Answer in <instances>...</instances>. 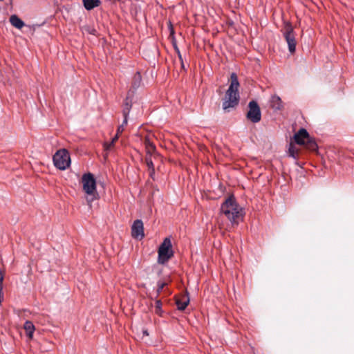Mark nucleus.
<instances>
[{"label":"nucleus","mask_w":354,"mask_h":354,"mask_svg":"<svg viewBox=\"0 0 354 354\" xmlns=\"http://www.w3.org/2000/svg\"><path fill=\"white\" fill-rule=\"evenodd\" d=\"M227 197L223 202V214L231 222L232 225H238L243 221L245 211L236 202V199L232 193H227Z\"/></svg>","instance_id":"f257e3e1"},{"label":"nucleus","mask_w":354,"mask_h":354,"mask_svg":"<svg viewBox=\"0 0 354 354\" xmlns=\"http://www.w3.org/2000/svg\"><path fill=\"white\" fill-rule=\"evenodd\" d=\"M239 82L237 75L232 73L230 76V84L225 94V99L223 102V109L230 111L231 109H236L240 101L239 92Z\"/></svg>","instance_id":"f03ea898"},{"label":"nucleus","mask_w":354,"mask_h":354,"mask_svg":"<svg viewBox=\"0 0 354 354\" xmlns=\"http://www.w3.org/2000/svg\"><path fill=\"white\" fill-rule=\"evenodd\" d=\"M174 254L171 239L166 237L158 248L157 261L159 264L164 265L174 257Z\"/></svg>","instance_id":"7ed1b4c3"},{"label":"nucleus","mask_w":354,"mask_h":354,"mask_svg":"<svg viewBox=\"0 0 354 354\" xmlns=\"http://www.w3.org/2000/svg\"><path fill=\"white\" fill-rule=\"evenodd\" d=\"M82 183L83 190L91 197V201L96 199L98 194L96 191V180L94 175L91 173L84 174L82 178Z\"/></svg>","instance_id":"20e7f679"},{"label":"nucleus","mask_w":354,"mask_h":354,"mask_svg":"<svg viewBox=\"0 0 354 354\" xmlns=\"http://www.w3.org/2000/svg\"><path fill=\"white\" fill-rule=\"evenodd\" d=\"M281 31L288 43L289 51L292 53H295L296 50L297 42L295 39L294 28L292 24L288 21H285Z\"/></svg>","instance_id":"39448f33"},{"label":"nucleus","mask_w":354,"mask_h":354,"mask_svg":"<svg viewBox=\"0 0 354 354\" xmlns=\"http://www.w3.org/2000/svg\"><path fill=\"white\" fill-rule=\"evenodd\" d=\"M53 161L56 168L60 170H65L71 164V158L68 151L66 149L58 150L54 154Z\"/></svg>","instance_id":"423d86ee"},{"label":"nucleus","mask_w":354,"mask_h":354,"mask_svg":"<svg viewBox=\"0 0 354 354\" xmlns=\"http://www.w3.org/2000/svg\"><path fill=\"white\" fill-rule=\"evenodd\" d=\"M249 110L246 114V118L252 123H257L261 120V113L258 103L252 100L248 104Z\"/></svg>","instance_id":"0eeeda50"},{"label":"nucleus","mask_w":354,"mask_h":354,"mask_svg":"<svg viewBox=\"0 0 354 354\" xmlns=\"http://www.w3.org/2000/svg\"><path fill=\"white\" fill-rule=\"evenodd\" d=\"M131 235L137 239H142L145 236L143 223L142 220L134 221L131 227Z\"/></svg>","instance_id":"6e6552de"},{"label":"nucleus","mask_w":354,"mask_h":354,"mask_svg":"<svg viewBox=\"0 0 354 354\" xmlns=\"http://www.w3.org/2000/svg\"><path fill=\"white\" fill-rule=\"evenodd\" d=\"M310 137L309 133L304 128H301L295 135L294 140L296 144L302 145L305 144V141L309 139Z\"/></svg>","instance_id":"1a4fd4ad"},{"label":"nucleus","mask_w":354,"mask_h":354,"mask_svg":"<svg viewBox=\"0 0 354 354\" xmlns=\"http://www.w3.org/2000/svg\"><path fill=\"white\" fill-rule=\"evenodd\" d=\"M270 106L276 111L281 110L283 102L281 98L277 95H272L270 100Z\"/></svg>","instance_id":"9d476101"},{"label":"nucleus","mask_w":354,"mask_h":354,"mask_svg":"<svg viewBox=\"0 0 354 354\" xmlns=\"http://www.w3.org/2000/svg\"><path fill=\"white\" fill-rule=\"evenodd\" d=\"M305 147V148L310 151L317 152L318 150V145L315 141V139L313 137H310L306 141H305V144L302 145Z\"/></svg>","instance_id":"9b49d317"},{"label":"nucleus","mask_w":354,"mask_h":354,"mask_svg":"<svg viewBox=\"0 0 354 354\" xmlns=\"http://www.w3.org/2000/svg\"><path fill=\"white\" fill-rule=\"evenodd\" d=\"M9 20L11 25L17 29H21L25 26L24 21L16 15H11Z\"/></svg>","instance_id":"f8f14e48"},{"label":"nucleus","mask_w":354,"mask_h":354,"mask_svg":"<svg viewBox=\"0 0 354 354\" xmlns=\"http://www.w3.org/2000/svg\"><path fill=\"white\" fill-rule=\"evenodd\" d=\"M83 5L86 10H91L101 5L100 0H82Z\"/></svg>","instance_id":"ddd939ff"},{"label":"nucleus","mask_w":354,"mask_h":354,"mask_svg":"<svg viewBox=\"0 0 354 354\" xmlns=\"http://www.w3.org/2000/svg\"><path fill=\"white\" fill-rule=\"evenodd\" d=\"M189 303V297L188 296V294L184 297L183 299H178L176 301V304L177 306V308L179 310H184L186 307L188 306Z\"/></svg>","instance_id":"4468645a"},{"label":"nucleus","mask_w":354,"mask_h":354,"mask_svg":"<svg viewBox=\"0 0 354 354\" xmlns=\"http://www.w3.org/2000/svg\"><path fill=\"white\" fill-rule=\"evenodd\" d=\"M24 328L26 330V335L29 338H32L35 330L33 323L31 321H26L24 325Z\"/></svg>","instance_id":"2eb2a0df"},{"label":"nucleus","mask_w":354,"mask_h":354,"mask_svg":"<svg viewBox=\"0 0 354 354\" xmlns=\"http://www.w3.org/2000/svg\"><path fill=\"white\" fill-rule=\"evenodd\" d=\"M132 107L131 100L127 97L124 100L123 108H122V115L123 116H129V113L131 111Z\"/></svg>","instance_id":"dca6fc26"},{"label":"nucleus","mask_w":354,"mask_h":354,"mask_svg":"<svg viewBox=\"0 0 354 354\" xmlns=\"http://www.w3.org/2000/svg\"><path fill=\"white\" fill-rule=\"evenodd\" d=\"M299 149L295 147V144L292 142H290L288 146V155L295 159H297L299 156Z\"/></svg>","instance_id":"f3484780"},{"label":"nucleus","mask_w":354,"mask_h":354,"mask_svg":"<svg viewBox=\"0 0 354 354\" xmlns=\"http://www.w3.org/2000/svg\"><path fill=\"white\" fill-rule=\"evenodd\" d=\"M142 76L140 72H136L132 80V87L135 89L138 88L141 84Z\"/></svg>","instance_id":"a211bd4d"},{"label":"nucleus","mask_w":354,"mask_h":354,"mask_svg":"<svg viewBox=\"0 0 354 354\" xmlns=\"http://www.w3.org/2000/svg\"><path fill=\"white\" fill-rule=\"evenodd\" d=\"M172 44H173V46H174V48L176 53L178 55V57L180 61L181 62L182 67L184 68V63H183V57H182L180 51L178 47V45L176 44V39L174 38H173Z\"/></svg>","instance_id":"6ab92c4d"},{"label":"nucleus","mask_w":354,"mask_h":354,"mask_svg":"<svg viewBox=\"0 0 354 354\" xmlns=\"http://www.w3.org/2000/svg\"><path fill=\"white\" fill-rule=\"evenodd\" d=\"M167 286V283L165 281H158L157 283V290H156V297L160 294L162 291V289Z\"/></svg>","instance_id":"aec40b11"},{"label":"nucleus","mask_w":354,"mask_h":354,"mask_svg":"<svg viewBox=\"0 0 354 354\" xmlns=\"http://www.w3.org/2000/svg\"><path fill=\"white\" fill-rule=\"evenodd\" d=\"M145 162H146V164L149 168V170L151 171V173H154V165H153V161L151 158V157H147L145 158Z\"/></svg>","instance_id":"412c9836"},{"label":"nucleus","mask_w":354,"mask_h":354,"mask_svg":"<svg viewBox=\"0 0 354 354\" xmlns=\"http://www.w3.org/2000/svg\"><path fill=\"white\" fill-rule=\"evenodd\" d=\"M145 144L146 147H147V149H151V150H153V151H154V150L156 149V146H155V145H154L153 142H151L150 141V140H149V138H145Z\"/></svg>","instance_id":"4be33fe9"},{"label":"nucleus","mask_w":354,"mask_h":354,"mask_svg":"<svg viewBox=\"0 0 354 354\" xmlns=\"http://www.w3.org/2000/svg\"><path fill=\"white\" fill-rule=\"evenodd\" d=\"M156 311L157 313H160L162 311V302L160 299H156Z\"/></svg>","instance_id":"5701e85b"},{"label":"nucleus","mask_w":354,"mask_h":354,"mask_svg":"<svg viewBox=\"0 0 354 354\" xmlns=\"http://www.w3.org/2000/svg\"><path fill=\"white\" fill-rule=\"evenodd\" d=\"M124 129V127H123V125H119L117 129V134L120 135L121 133L123 132Z\"/></svg>","instance_id":"b1692460"},{"label":"nucleus","mask_w":354,"mask_h":354,"mask_svg":"<svg viewBox=\"0 0 354 354\" xmlns=\"http://www.w3.org/2000/svg\"><path fill=\"white\" fill-rule=\"evenodd\" d=\"M119 138V135L116 133V135L112 138L111 141V145H114L115 142L118 140Z\"/></svg>","instance_id":"393cba45"},{"label":"nucleus","mask_w":354,"mask_h":354,"mask_svg":"<svg viewBox=\"0 0 354 354\" xmlns=\"http://www.w3.org/2000/svg\"><path fill=\"white\" fill-rule=\"evenodd\" d=\"M123 117H124V120H123L122 123L120 125H123V127H124V126L127 125V124L129 116H123Z\"/></svg>","instance_id":"a878e982"},{"label":"nucleus","mask_w":354,"mask_h":354,"mask_svg":"<svg viewBox=\"0 0 354 354\" xmlns=\"http://www.w3.org/2000/svg\"><path fill=\"white\" fill-rule=\"evenodd\" d=\"M113 145H111V142L109 143H105L104 144V147H105V149L106 150H109L111 147L113 146Z\"/></svg>","instance_id":"bb28decb"},{"label":"nucleus","mask_w":354,"mask_h":354,"mask_svg":"<svg viewBox=\"0 0 354 354\" xmlns=\"http://www.w3.org/2000/svg\"><path fill=\"white\" fill-rule=\"evenodd\" d=\"M171 35H174V30H173V28H171Z\"/></svg>","instance_id":"cd10ccee"},{"label":"nucleus","mask_w":354,"mask_h":354,"mask_svg":"<svg viewBox=\"0 0 354 354\" xmlns=\"http://www.w3.org/2000/svg\"><path fill=\"white\" fill-rule=\"evenodd\" d=\"M144 334H145V335H148V333H147V331H144Z\"/></svg>","instance_id":"c85d7f7f"},{"label":"nucleus","mask_w":354,"mask_h":354,"mask_svg":"<svg viewBox=\"0 0 354 354\" xmlns=\"http://www.w3.org/2000/svg\"><path fill=\"white\" fill-rule=\"evenodd\" d=\"M93 32H95V30H93V31H91V33L94 34Z\"/></svg>","instance_id":"c756f323"},{"label":"nucleus","mask_w":354,"mask_h":354,"mask_svg":"<svg viewBox=\"0 0 354 354\" xmlns=\"http://www.w3.org/2000/svg\"><path fill=\"white\" fill-rule=\"evenodd\" d=\"M93 32H95V30H93V31H91V33L94 34Z\"/></svg>","instance_id":"7c9ffc66"},{"label":"nucleus","mask_w":354,"mask_h":354,"mask_svg":"<svg viewBox=\"0 0 354 354\" xmlns=\"http://www.w3.org/2000/svg\"><path fill=\"white\" fill-rule=\"evenodd\" d=\"M221 187V183L218 184V187Z\"/></svg>","instance_id":"2f4dec72"},{"label":"nucleus","mask_w":354,"mask_h":354,"mask_svg":"<svg viewBox=\"0 0 354 354\" xmlns=\"http://www.w3.org/2000/svg\"><path fill=\"white\" fill-rule=\"evenodd\" d=\"M218 228H219V229H221V225H220V224H218Z\"/></svg>","instance_id":"473e14b6"}]
</instances>
